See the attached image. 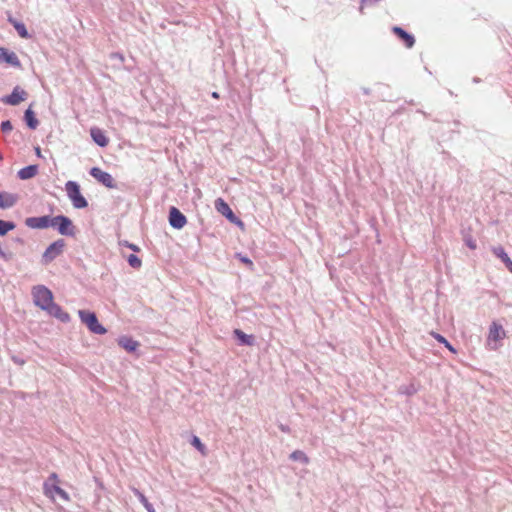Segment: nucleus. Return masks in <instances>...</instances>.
<instances>
[{"label":"nucleus","mask_w":512,"mask_h":512,"mask_svg":"<svg viewBox=\"0 0 512 512\" xmlns=\"http://www.w3.org/2000/svg\"><path fill=\"white\" fill-rule=\"evenodd\" d=\"M35 152L38 157H41V149L39 147L35 148Z\"/></svg>","instance_id":"obj_37"},{"label":"nucleus","mask_w":512,"mask_h":512,"mask_svg":"<svg viewBox=\"0 0 512 512\" xmlns=\"http://www.w3.org/2000/svg\"><path fill=\"white\" fill-rule=\"evenodd\" d=\"M506 337V332L501 324L493 322L490 326L486 346L490 350H497L501 345L503 339Z\"/></svg>","instance_id":"obj_3"},{"label":"nucleus","mask_w":512,"mask_h":512,"mask_svg":"<svg viewBox=\"0 0 512 512\" xmlns=\"http://www.w3.org/2000/svg\"><path fill=\"white\" fill-rule=\"evenodd\" d=\"M90 136L100 147H106L109 143V139L106 137L104 131L98 127H92L90 129Z\"/></svg>","instance_id":"obj_13"},{"label":"nucleus","mask_w":512,"mask_h":512,"mask_svg":"<svg viewBox=\"0 0 512 512\" xmlns=\"http://www.w3.org/2000/svg\"><path fill=\"white\" fill-rule=\"evenodd\" d=\"M212 97L217 99V98H219V94L217 92H213Z\"/></svg>","instance_id":"obj_38"},{"label":"nucleus","mask_w":512,"mask_h":512,"mask_svg":"<svg viewBox=\"0 0 512 512\" xmlns=\"http://www.w3.org/2000/svg\"><path fill=\"white\" fill-rule=\"evenodd\" d=\"M58 481V475L56 473H52L45 482L58 484Z\"/></svg>","instance_id":"obj_33"},{"label":"nucleus","mask_w":512,"mask_h":512,"mask_svg":"<svg viewBox=\"0 0 512 512\" xmlns=\"http://www.w3.org/2000/svg\"><path fill=\"white\" fill-rule=\"evenodd\" d=\"M12 124L9 120H6V121H3L1 123V130L4 132V133H7V132H10L12 130Z\"/></svg>","instance_id":"obj_30"},{"label":"nucleus","mask_w":512,"mask_h":512,"mask_svg":"<svg viewBox=\"0 0 512 512\" xmlns=\"http://www.w3.org/2000/svg\"><path fill=\"white\" fill-rule=\"evenodd\" d=\"M45 311L62 322H68L70 320V316L54 302Z\"/></svg>","instance_id":"obj_14"},{"label":"nucleus","mask_w":512,"mask_h":512,"mask_svg":"<svg viewBox=\"0 0 512 512\" xmlns=\"http://www.w3.org/2000/svg\"><path fill=\"white\" fill-rule=\"evenodd\" d=\"M38 172V166L37 165H29L22 169H20L17 173L18 177L21 180H27L33 178Z\"/></svg>","instance_id":"obj_19"},{"label":"nucleus","mask_w":512,"mask_h":512,"mask_svg":"<svg viewBox=\"0 0 512 512\" xmlns=\"http://www.w3.org/2000/svg\"><path fill=\"white\" fill-rule=\"evenodd\" d=\"M43 492L44 495L48 498L54 500L55 496L57 495L62 500L68 502L70 501V497L66 491H64L62 488L58 486V484L50 483V482H44L43 484Z\"/></svg>","instance_id":"obj_7"},{"label":"nucleus","mask_w":512,"mask_h":512,"mask_svg":"<svg viewBox=\"0 0 512 512\" xmlns=\"http://www.w3.org/2000/svg\"><path fill=\"white\" fill-rule=\"evenodd\" d=\"M215 207L218 212L224 215L232 223L243 225L242 221L235 216L229 205L223 199L218 198L215 202Z\"/></svg>","instance_id":"obj_9"},{"label":"nucleus","mask_w":512,"mask_h":512,"mask_svg":"<svg viewBox=\"0 0 512 512\" xmlns=\"http://www.w3.org/2000/svg\"><path fill=\"white\" fill-rule=\"evenodd\" d=\"M64 247L65 241L63 239H59L51 243L42 255V263L44 265L51 263L53 260H55L58 256H60L63 253Z\"/></svg>","instance_id":"obj_5"},{"label":"nucleus","mask_w":512,"mask_h":512,"mask_svg":"<svg viewBox=\"0 0 512 512\" xmlns=\"http://www.w3.org/2000/svg\"><path fill=\"white\" fill-rule=\"evenodd\" d=\"M120 245H124V246H126V247L130 248V249H131V250H133L134 252H138V251H140V248H139L137 245L132 244V243H129L128 241H121V242H120Z\"/></svg>","instance_id":"obj_32"},{"label":"nucleus","mask_w":512,"mask_h":512,"mask_svg":"<svg viewBox=\"0 0 512 512\" xmlns=\"http://www.w3.org/2000/svg\"><path fill=\"white\" fill-rule=\"evenodd\" d=\"M78 315L87 328L95 334L103 335L107 330L99 323L96 314L86 310H79Z\"/></svg>","instance_id":"obj_4"},{"label":"nucleus","mask_w":512,"mask_h":512,"mask_svg":"<svg viewBox=\"0 0 512 512\" xmlns=\"http://www.w3.org/2000/svg\"><path fill=\"white\" fill-rule=\"evenodd\" d=\"M118 344L128 352H134L139 347V343L131 337L123 336L118 339Z\"/></svg>","instance_id":"obj_18"},{"label":"nucleus","mask_w":512,"mask_h":512,"mask_svg":"<svg viewBox=\"0 0 512 512\" xmlns=\"http://www.w3.org/2000/svg\"><path fill=\"white\" fill-rule=\"evenodd\" d=\"M466 244L471 248V249H475L476 248V243L475 241L469 239L466 241Z\"/></svg>","instance_id":"obj_36"},{"label":"nucleus","mask_w":512,"mask_h":512,"mask_svg":"<svg viewBox=\"0 0 512 512\" xmlns=\"http://www.w3.org/2000/svg\"><path fill=\"white\" fill-rule=\"evenodd\" d=\"M132 492L135 494V496L139 499V501L144 505L148 499L145 497L143 493H141L137 488L131 487Z\"/></svg>","instance_id":"obj_29"},{"label":"nucleus","mask_w":512,"mask_h":512,"mask_svg":"<svg viewBox=\"0 0 512 512\" xmlns=\"http://www.w3.org/2000/svg\"><path fill=\"white\" fill-rule=\"evenodd\" d=\"M127 262L134 269H139L142 266L141 259L138 256H136L135 254H130L127 257Z\"/></svg>","instance_id":"obj_27"},{"label":"nucleus","mask_w":512,"mask_h":512,"mask_svg":"<svg viewBox=\"0 0 512 512\" xmlns=\"http://www.w3.org/2000/svg\"><path fill=\"white\" fill-rule=\"evenodd\" d=\"M32 296L35 305L44 311L54 302L51 290L44 285L34 286Z\"/></svg>","instance_id":"obj_1"},{"label":"nucleus","mask_w":512,"mask_h":512,"mask_svg":"<svg viewBox=\"0 0 512 512\" xmlns=\"http://www.w3.org/2000/svg\"><path fill=\"white\" fill-rule=\"evenodd\" d=\"M18 201V196L8 192H0V208L8 209L13 207Z\"/></svg>","instance_id":"obj_15"},{"label":"nucleus","mask_w":512,"mask_h":512,"mask_svg":"<svg viewBox=\"0 0 512 512\" xmlns=\"http://www.w3.org/2000/svg\"><path fill=\"white\" fill-rule=\"evenodd\" d=\"M10 22L13 24L15 30L17 31V33L19 34V36L21 38H25V39L30 38V34L28 33V31L23 23L18 22L16 20H12V19H10Z\"/></svg>","instance_id":"obj_22"},{"label":"nucleus","mask_w":512,"mask_h":512,"mask_svg":"<svg viewBox=\"0 0 512 512\" xmlns=\"http://www.w3.org/2000/svg\"><path fill=\"white\" fill-rule=\"evenodd\" d=\"M15 228V224L10 221L0 220V235L7 234L10 230Z\"/></svg>","instance_id":"obj_26"},{"label":"nucleus","mask_w":512,"mask_h":512,"mask_svg":"<svg viewBox=\"0 0 512 512\" xmlns=\"http://www.w3.org/2000/svg\"><path fill=\"white\" fill-rule=\"evenodd\" d=\"M237 257H238V259H239L242 263L246 264V265H247V266H249L250 268H252V267H253V262H252L248 257L243 256V255H241V254H238V255H237Z\"/></svg>","instance_id":"obj_31"},{"label":"nucleus","mask_w":512,"mask_h":512,"mask_svg":"<svg viewBox=\"0 0 512 512\" xmlns=\"http://www.w3.org/2000/svg\"><path fill=\"white\" fill-rule=\"evenodd\" d=\"M27 93L21 89L19 86H16L12 93L4 98V102L15 106L18 105L20 102L24 101L26 99Z\"/></svg>","instance_id":"obj_12"},{"label":"nucleus","mask_w":512,"mask_h":512,"mask_svg":"<svg viewBox=\"0 0 512 512\" xmlns=\"http://www.w3.org/2000/svg\"><path fill=\"white\" fill-rule=\"evenodd\" d=\"M493 253L502 259V261L506 264L507 268L512 271V261L510 260L508 254L504 251L502 247L493 248Z\"/></svg>","instance_id":"obj_20"},{"label":"nucleus","mask_w":512,"mask_h":512,"mask_svg":"<svg viewBox=\"0 0 512 512\" xmlns=\"http://www.w3.org/2000/svg\"><path fill=\"white\" fill-rule=\"evenodd\" d=\"M25 224L29 228H33V229L48 228V227H51L52 217H50V216L29 217L25 220Z\"/></svg>","instance_id":"obj_11"},{"label":"nucleus","mask_w":512,"mask_h":512,"mask_svg":"<svg viewBox=\"0 0 512 512\" xmlns=\"http://www.w3.org/2000/svg\"><path fill=\"white\" fill-rule=\"evenodd\" d=\"M110 57H111L112 59H117V60H119L120 62H123V61H124V56H123V54H121V53H119V52H114V53H112V54L110 55Z\"/></svg>","instance_id":"obj_34"},{"label":"nucleus","mask_w":512,"mask_h":512,"mask_svg":"<svg viewBox=\"0 0 512 512\" xmlns=\"http://www.w3.org/2000/svg\"><path fill=\"white\" fill-rule=\"evenodd\" d=\"M169 223L175 229H182L186 223V217L176 207H171L169 211Z\"/></svg>","instance_id":"obj_10"},{"label":"nucleus","mask_w":512,"mask_h":512,"mask_svg":"<svg viewBox=\"0 0 512 512\" xmlns=\"http://www.w3.org/2000/svg\"><path fill=\"white\" fill-rule=\"evenodd\" d=\"M51 227L56 228L61 235L72 236L74 235V226L72 221L62 215L52 217Z\"/></svg>","instance_id":"obj_6"},{"label":"nucleus","mask_w":512,"mask_h":512,"mask_svg":"<svg viewBox=\"0 0 512 512\" xmlns=\"http://www.w3.org/2000/svg\"><path fill=\"white\" fill-rule=\"evenodd\" d=\"M25 121L27 123V126L30 129H36L38 126V120L36 119L34 112L29 108L25 111L24 115Z\"/></svg>","instance_id":"obj_21"},{"label":"nucleus","mask_w":512,"mask_h":512,"mask_svg":"<svg viewBox=\"0 0 512 512\" xmlns=\"http://www.w3.org/2000/svg\"><path fill=\"white\" fill-rule=\"evenodd\" d=\"M65 191L76 209H83L88 206V202L80 192V186L75 181H68L65 184Z\"/></svg>","instance_id":"obj_2"},{"label":"nucleus","mask_w":512,"mask_h":512,"mask_svg":"<svg viewBox=\"0 0 512 512\" xmlns=\"http://www.w3.org/2000/svg\"><path fill=\"white\" fill-rule=\"evenodd\" d=\"M191 444L200 451L203 455L206 454V448L204 444L201 442V440L197 436H193Z\"/></svg>","instance_id":"obj_28"},{"label":"nucleus","mask_w":512,"mask_h":512,"mask_svg":"<svg viewBox=\"0 0 512 512\" xmlns=\"http://www.w3.org/2000/svg\"><path fill=\"white\" fill-rule=\"evenodd\" d=\"M143 506L148 512H155L153 505L149 501H147Z\"/></svg>","instance_id":"obj_35"},{"label":"nucleus","mask_w":512,"mask_h":512,"mask_svg":"<svg viewBox=\"0 0 512 512\" xmlns=\"http://www.w3.org/2000/svg\"><path fill=\"white\" fill-rule=\"evenodd\" d=\"M431 335L440 343L444 344L446 348L449 349V351H451L452 353H456V349L446 340L445 337H443L442 335L438 334V333H435V332H431Z\"/></svg>","instance_id":"obj_25"},{"label":"nucleus","mask_w":512,"mask_h":512,"mask_svg":"<svg viewBox=\"0 0 512 512\" xmlns=\"http://www.w3.org/2000/svg\"><path fill=\"white\" fill-rule=\"evenodd\" d=\"M290 459L294 460V461H300L302 462L303 464H308L309 463V458L307 457V455L301 451V450H295L293 451L291 454H290Z\"/></svg>","instance_id":"obj_24"},{"label":"nucleus","mask_w":512,"mask_h":512,"mask_svg":"<svg viewBox=\"0 0 512 512\" xmlns=\"http://www.w3.org/2000/svg\"><path fill=\"white\" fill-rule=\"evenodd\" d=\"M392 30L400 39L403 40V42L407 48L413 47V45L415 43V39L411 34L407 33L405 30H403L402 28L397 27V26L393 27Z\"/></svg>","instance_id":"obj_16"},{"label":"nucleus","mask_w":512,"mask_h":512,"mask_svg":"<svg viewBox=\"0 0 512 512\" xmlns=\"http://www.w3.org/2000/svg\"><path fill=\"white\" fill-rule=\"evenodd\" d=\"M0 60H3L14 67L20 66V61L17 55L14 52H8L5 48H0Z\"/></svg>","instance_id":"obj_17"},{"label":"nucleus","mask_w":512,"mask_h":512,"mask_svg":"<svg viewBox=\"0 0 512 512\" xmlns=\"http://www.w3.org/2000/svg\"><path fill=\"white\" fill-rule=\"evenodd\" d=\"M90 175L93 178H95L98 182L103 184L105 187L116 188V183H115V180L113 179V177L109 173L101 170L100 168H98V167L91 168Z\"/></svg>","instance_id":"obj_8"},{"label":"nucleus","mask_w":512,"mask_h":512,"mask_svg":"<svg viewBox=\"0 0 512 512\" xmlns=\"http://www.w3.org/2000/svg\"><path fill=\"white\" fill-rule=\"evenodd\" d=\"M234 334L237 337V339L241 342V344L249 345V346L253 344V336L252 335H247L239 329H236L234 331Z\"/></svg>","instance_id":"obj_23"}]
</instances>
